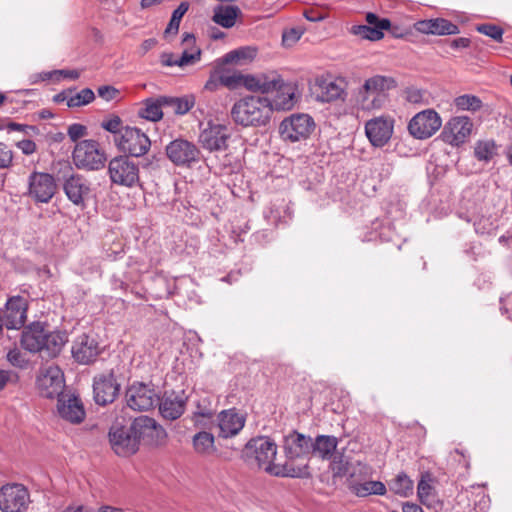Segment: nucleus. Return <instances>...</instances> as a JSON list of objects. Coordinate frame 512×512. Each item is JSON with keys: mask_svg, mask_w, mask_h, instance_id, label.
I'll return each instance as SVG.
<instances>
[{"mask_svg": "<svg viewBox=\"0 0 512 512\" xmlns=\"http://www.w3.org/2000/svg\"><path fill=\"white\" fill-rule=\"evenodd\" d=\"M277 445L268 437L260 436L250 439L242 450L243 460L251 467L263 469L271 475L292 478H308V464L295 466L286 462L284 465L274 464Z\"/></svg>", "mask_w": 512, "mask_h": 512, "instance_id": "f257e3e1", "label": "nucleus"}, {"mask_svg": "<svg viewBox=\"0 0 512 512\" xmlns=\"http://www.w3.org/2000/svg\"><path fill=\"white\" fill-rule=\"evenodd\" d=\"M20 342L22 348L31 353L54 358L62 351L67 342V335L60 331H49L44 324L33 322L23 329Z\"/></svg>", "mask_w": 512, "mask_h": 512, "instance_id": "f03ea898", "label": "nucleus"}, {"mask_svg": "<svg viewBox=\"0 0 512 512\" xmlns=\"http://www.w3.org/2000/svg\"><path fill=\"white\" fill-rule=\"evenodd\" d=\"M272 116V104L268 98L249 96L234 103L231 109L233 121L243 127L266 126Z\"/></svg>", "mask_w": 512, "mask_h": 512, "instance_id": "7ed1b4c3", "label": "nucleus"}, {"mask_svg": "<svg viewBox=\"0 0 512 512\" xmlns=\"http://www.w3.org/2000/svg\"><path fill=\"white\" fill-rule=\"evenodd\" d=\"M395 86L392 78L376 75L367 80L355 95L356 106L366 112L380 110L388 101V93Z\"/></svg>", "mask_w": 512, "mask_h": 512, "instance_id": "20e7f679", "label": "nucleus"}, {"mask_svg": "<svg viewBox=\"0 0 512 512\" xmlns=\"http://www.w3.org/2000/svg\"><path fill=\"white\" fill-rule=\"evenodd\" d=\"M315 129V122L308 114H293L285 118L279 126V133L284 141L300 142L309 138Z\"/></svg>", "mask_w": 512, "mask_h": 512, "instance_id": "39448f33", "label": "nucleus"}, {"mask_svg": "<svg viewBox=\"0 0 512 512\" xmlns=\"http://www.w3.org/2000/svg\"><path fill=\"white\" fill-rule=\"evenodd\" d=\"M108 173L113 184L132 188L139 181V166L128 156H118L110 160Z\"/></svg>", "mask_w": 512, "mask_h": 512, "instance_id": "423d86ee", "label": "nucleus"}, {"mask_svg": "<svg viewBox=\"0 0 512 512\" xmlns=\"http://www.w3.org/2000/svg\"><path fill=\"white\" fill-rule=\"evenodd\" d=\"M72 159L76 167L87 170H98L104 166L106 157L95 140L79 141L73 150Z\"/></svg>", "mask_w": 512, "mask_h": 512, "instance_id": "0eeeda50", "label": "nucleus"}, {"mask_svg": "<svg viewBox=\"0 0 512 512\" xmlns=\"http://www.w3.org/2000/svg\"><path fill=\"white\" fill-rule=\"evenodd\" d=\"M131 432L135 434L138 445L142 442L149 446H159L165 443V429L148 416H139L131 424Z\"/></svg>", "mask_w": 512, "mask_h": 512, "instance_id": "6e6552de", "label": "nucleus"}, {"mask_svg": "<svg viewBox=\"0 0 512 512\" xmlns=\"http://www.w3.org/2000/svg\"><path fill=\"white\" fill-rule=\"evenodd\" d=\"M127 406L135 411H147L159 402V395L154 387L143 382H133L125 392Z\"/></svg>", "mask_w": 512, "mask_h": 512, "instance_id": "1a4fd4ad", "label": "nucleus"}, {"mask_svg": "<svg viewBox=\"0 0 512 512\" xmlns=\"http://www.w3.org/2000/svg\"><path fill=\"white\" fill-rule=\"evenodd\" d=\"M30 503L29 490L23 484H5L0 488V510L2 512H24Z\"/></svg>", "mask_w": 512, "mask_h": 512, "instance_id": "9d476101", "label": "nucleus"}, {"mask_svg": "<svg viewBox=\"0 0 512 512\" xmlns=\"http://www.w3.org/2000/svg\"><path fill=\"white\" fill-rule=\"evenodd\" d=\"M28 302L22 296L10 297L0 311V324L8 330H19L27 320Z\"/></svg>", "mask_w": 512, "mask_h": 512, "instance_id": "9b49d317", "label": "nucleus"}, {"mask_svg": "<svg viewBox=\"0 0 512 512\" xmlns=\"http://www.w3.org/2000/svg\"><path fill=\"white\" fill-rule=\"evenodd\" d=\"M395 120L390 115H380L369 119L364 126L365 135L372 146L381 148L391 139Z\"/></svg>", "mask_w": 512, "mask_h": 512, "instance_id": "f8f14e48", "label": "nucleus"}, {"mask_svg": "<svg viewBox=\"0 0 512 512\" xmlns=\"http://www.w3.org/2000/svg\"><path fill=\"white\" fill-rule=\"evenodd\" d=\"M57 190L54 177L49 173L33 172L28 178L27 195L35 203H48Z\"/></svg>", "mask_w": 512, "mask_h": 512, "instance_id": "ddd939ff", "label": "nucleus"}, {"mask_svg": "<svg viewBox=\"0 0 512 512\" xmlns=\"http://www.w3.org/2000/svg\"><path fill=\"white\" fill-rule=\"evenodd\" d=\"M442 126L439 114L426 109L417 113L409 122V133L417 139H427L434 135Z\"/></svg>", "mask_w": 512, "mask_h": 512, "instance_id": "4468645a", "label": "nucleus"}, {"mask_svg": "<svg viewBox=\"0 0 512 512\" xmlns=\"http://www.w3.org/2000/svg\"><path fill=\"white\" fill-rule=\"evenodd\" d=\"M120 387L113 370L96 375L93 379L95 402L101 406L114 402L119 395Z\"/></svg>", "mask_w": 512, "mask_h": 512, "instance_id": "2eb2a0df", "label": "nucleus"}, {"mask_svg": "<svg viewBox=\"0 0 512 512\" xmlns=\"http://www.w3.org/2000/svg\"><path fill=\"white\" fill-rule=\"evenodd\" d=\"M169 160L177 166L190 167L199 162L201 152L192 142L185 139H175L166 146Z\"/></svg>", "mask_w": 512, "mask_h": 512, "instance_id": "dca6fc26", "label": "nucleus"}, {"mask_svg": "<svg viewBox=\"0 0 512 512\" xmlns=\"http://www.w3.org/2000/svg\"><path fill=\"white\" fill-rule=\"evenodd\" d=\"M195 36L191 33H185L182 37V44L185 48L180 57H175L171 52H163L160 55V63L163 66H179L185 67L194 65L201 59V49L195 46Z\"/></svg>", "mask_w": 512, "mask_h": 512, "instance_id": "f3484780", "label": "nucleus"}, {"mask_svg": "<svg viewBox=\"0 0 512 512\" xmlns=\"http://www.w3.org/2000/svg\"><path fill=\"white\" fill-rule=\"evenodd\" d=\"M37 388L41 396L45 398L57 399L64 395L65 387L64 374L62 370L55 365H51L41 371L37 378Z\"/></svg>", "mask_w": 512, "mask_h": 512, "instance_id": "a211bd4d", "label": "nucleus"}, {"mask_svg": "<svg viewBox=\"0 0 512 512\" xmlns=\"http://www.w3.org/2000/svg\"><path fill=\"white\" fill-rule=\"evenodd\" d=\"M117 145L121 151L134 157H140L148 152L151 142L140 129L126 126L117 141Z\"/></svg>", "mask_w": 512, "mask_h": 512, "instance_id": "6ab92c4d", "label": "nucleus"}, {"mask_svg": "<svg viewBox=\"0 0 512 512\" xmlns=\"http://www.w3.org/2000/svg\"><path fill=\"white\" fill-rule=\"evenodd\" d=\"M473 123L468 116L452 117L444 126L442 140L452 146L465 143L472 133Z\"/></svg>", "mask_w": 512, "mask_h": 512, "instance_id": "aec40b11", "label": "nucleus"}, {"mask_svg": "<svg viewBox=\"0 0 512 512\" xmlns=\"http://www.w3.org/2000/svg\"><path fill=\"white\" fill-rule=\"evenodd\" d=\"M109 441L114 452L122 457L136 453L139 445L135 434L131 432V426L113 425L109 431Z\"/></svg>", "mask_w": 512, "mask_h": 512, "instance_id": "412c9836", "label": "nucleus"}, {"mask_svg": "<svg viewBox=\"0 0 512 512\" xmlns=\"http://www.w3.org/2000/svg\"><path fill=\"white\" fill-rule=\"evenodd\" d=\"M71 352L75 361L87 365L97 359L101 348L95 336L84 333L74 340Z\"/></svg>", "mask_w": 512, "mask_h": 512, "instance_id": "4be33fe9", "label": "nucleus"}, {"mask_svg": "<svg viewBox=\"0 0 512 512\" xmlns=\"http://www.w3.org/2000/svg\"><path fill=\"white\" fill-rule=\"evenodd\" d=\"M187 400L184 390L165 392L158 402L161 416L167 420L178 419L185 411Z\"/></svg>", "mask_w": 512, "mask_h": 512, "instance_id": "5701e85b", "label": "nucleus"}, {"mask_svg": "<svg viewBox=\"0 0 512 512\" xmlns=\"http://www.w3.org/2000/svg\"><path fill=\"white\" fill-rule=\"evenodd\" d=\"M229 138L230 131L226 125L209 123L201 132L199 141L209 151H221L227 149Z\"/></svg>", "mask_w": 512, "mask_h": 512, "instance_id": "b1692460", "label": "nucleus"}, {"mask_svg": "<svg viewBox=\"0 0 512 512\" xmlns=\"http://www.w3.org/2000/svg\"><path fill=\"white\" fill-rule=\"evenodd\" d=\"M59 416L72 424L84 421L86 412L82 401L74 394H64L57 399Z\"/></svg>", "mask_w": 512, "mask_h": 512, "instance_id": "393cba45", "label": "nucleus"}, {"mask_svg": "<svg viewBox=\"0 0 512 512\" xmlns=\"http://www.w3.org/2000/svg\"><path fill=\"white\" fill-rule=\"evenodd\" d=\"M273 80L277 83L275 85V96L273 98L272 111L276 110H291L296 103V85L292 82H285L279 75L273 74Z\"/></svg>", "mask_w": 512, "mask_h": 512, "instance_id": "a878e982", "label": "nucleus"}, {"mask_svg": "<svg viewBox=\"0 0 512 512\" xmlns=\"http://www.w3.org/2000/svg\"><path fill=\"white\" fill-rule=\"evenodd\" d=\"M312 438L297 431L284 437V452L288 459L293 460L311 454Z\"/></svg>", "mask_w": 512, "mask_h": 512, "instance_id": "bb28decb", "label": "nucleus"}, {"mask_svg": "<svg viewBox=\"0 0 512 512\" xmlns=\"http://www.w3.org/2000/svg\"><path fill=\"white\" fill-rule=\"evenodd\" d=\"M316 99L320 102H333L343 99L345 95L344 81L330 77L317 78L315 84Z\"/></svg>", "mask_w": 512, "mask_h": 512, "instance_id": "cd10ccee", "label": "nucleus"}, {"mask_svg": "<svg viewBox=\"0 0 512 512\" xmlns=\"http://www.w3.org/2000/svg\"><path fill=\"white\" fill-rule=\"evenodd\" d=\"M245 416L235 408L223 410L218 415L219 436L230 438L237 435L244 427Z\"/></svg>", "mask_w": 512, "mask_h": 512, "instance_id": "c85d7f7f", "label": "nucleus"}, {"mask_svg": "<svg viewBox=\"0 0 512 512\" xmlns=\"http://www.w3.org/2000/svg\"><path fill=\"white\" fill-rule=\"evenodd\" d=\"M416 31L431 35H456L460 33L459 27L445 18H432L417 21L414 24Z\"/></svg>", "mask_w": 512, "mask_h": 512, "instance_id": "c756f323", "label": "nucleus"}, {"mask_svg": "<svg viewBox=\"0 0 512 512\" xmlns=\"http://www.w3.org/2000/svg\"><path fill=\"white\" fill-rule=\"evenodd\" d=\"M67 198L75 205H83L84 198L89 194L90 187L86 179L80 175H71L63 185Z\"/></svg>", "mask_w": 512, "mask_h": 512, "instance_id": "7c9ffc66", "label": "nucleus"}, {"mask_svg": "<svg viewBox=\"0 0 512 512\" xmlns=\"http://www.w3.org/2000/svg\"><path fill=\"white\" fill-rule=\"evenodd\" d=\"M338 438L331 435H318L312 439L311 454L322 459L330 460L338 446Z\"/></svg>", "mask_w": 512, "mask_h": 512, "instance_id": "2f4dec72", "label": "nucleus"}, {"mask_svg": "<svg viewBox=\"0 0 512 512\" xmlns=\"http://www.w3.org/2000/svg\"><path fill=\"white\" fill-rule=\"evenodd\" d=\"M242 14L240 8L234 5H218L214 8L212 20L223 28H232L237 18Z\"/></svg>", "mask_w": 512, "mask_h": 512, "instance_id": "473e14b6", "label": "nucleus"}, {"mask_svg": "<svg viewBox=\"0 0 512 512\" xmlns=\"http://www.w3.org/2000/svg\"><path fill=\"white\" fill-rule=\"evenodd\" d=\"M167 97L159 98H148L143 102V106L138 110V116L152 121L157 122L163 117L162 107L166 105Z\"/></svg>", "mask_w": 512, "mask_h": 512, "instance_id": "72a5a7b5", "label": "nucleus"}, {"mask_svg": "<svg viewBox=\"0 0 512 512\" xmlns=\"http://www.w3.org/2000/svg\"><path fill=\"white\" fill-rule=\"evenodd\" d=\"M391 22L387 18H382L380 27H372L368 25H354L351 27V33L361 39L377 41L384 37V30H388Z\"/></svg>", "mask_w": 512, "mask_h": 512, "instance_id": "f704fd0d", "label": "nucleus"}, {"mask_svg": "<svg viewBox=\"0 0 512 512\" xmlns=\"http://www.w3.org/2000/svg\"><path fill=\"white\" fill-rule=\"evenodd\" d=\"M276 81L271 76L261 75L258 77L243 75L242 86L249 90L260 91L262 93H272L275 90Z\"/></svg>", "mask_w": 512, "mask_h": 512, "instance_id": "c9c22d12", "label": "nucleus"}, {"mask_svg": "<svg viewBox=\"0 0 512 512\" xmlns=\"http://www.w3.org/2000/svg\"><path fill=\"white\" fill-rule=\"evenodd\" d=\"M350 490L358 497H366L369 495H385L386 486L381 481H366L363 483H352Z\"/></svg>", "mask_w": 512, "mask_h": 512, "instance_id": "e433bc0d", "label": "nucleus"}, {"mask_svg": "<svg viewBox=\"0 0 512 512\" xmlns=\"http://www.w3.org/2000/svg\"><path fill=\"white\" fill-rule=\"evenodd\" d=\"M62 95L63 99H66L67 106L70 108L87 105L95 99V94L90 88H84L75 93L72 90L63 91Z\"/></svg>", "mask_w": 512, "mask_h": 512, "instance_id": "4c0bfd02", "label": "nucleus"}, {"mask_svg": "<svg viewBox=\"0 0 512 512\" xmlns=\"http://www.w3.org/2000/svg\"><path fill=\"white\" fill-rule=\"evenodd\" d=\"M188 2H181L180 5L172 12L171 19L163 33V37L169 40L177 35L182 17L189 9Z\"/></svg>", "mask_w": 512, "mask_h": 512, "instance_id": "58836bf2", "label": "nucleus"}, {"mask_svg": "<svg viewBox=\"0 0 512 512\" xmlns=\"http://www.w3.org/2000/svg\"><path fill=\"white\" fill-rule=\"evenodd\" d=\"M389 488L395 494L407 497L413 492V481L405 473H399L389 483Z\"/></svg>", "mask_w": 512, "mask_h": 512, "instance_id": "ea45409f", "label": "nucleus"}, {"mask_svg": "<svg viewBox=\"0 0 512 512\" xmlns=\"http://www.w3.org/2000/svg\"><path fill=\"white\" fill-rule=\"evenodd\" d=\"M454 105L457 110L475 112L482 107V101L475 95L464 94L454 99Z\"/></svg>", "mask_w": 512, "mask_h": 512, "instance_id": "a19ab883", "label": "nucleus"}, {"mask_svg": "<svg viewBox=\"0 0 512 512\" xmlns=\"http://www.w3.org/2000/svg\"><path fill=\"white\" fill-rule=\"evenodd\" d=\"M193 445L198 453H210L214 450V436L208 432H199L193 437Z\"/></svg>", "mask_w": 512, "mask_h": 512, "instance_id": "79ce46f5", "label": "nucleus"}, {"mask_svg": "<svg viewBox=\"0 0 512 512\" xmlns=\"http://www.w3.org/2000/svg\"><path fill=\"white\" fill-rule=\"evenodd\" d=\"M256 55V50L251 47H243L228 52L222 58L223 63H238L241 60H252Z\"/></svg>", "mask_w": 512, "mask_h": 512, "instance_id": "37998d69", "label": "nucleus"}, {"mask_svg": "<svg viewBox=\"0 0 512 512\" xmlns=\"http://www.w3.org/2000/svg\"><path fill=\"white\" fill-rule=\"evenodd\" d=\"M495 154V143L492 140L478 141L474 147V155L479 161L488 162Z\"/></svg>", "mask_w": 512, "mask_h": 512, "instance_id": "c03bdc74", "label": "nucleus"}, {"mask_svg": "<svg viewBox=\"0 0 512 512\" xmlns=\"http://www.w3.org/2000/svg\"><path fill=\"white\" fill-rule=\"evenodd\" d=\"M218 81L221 85L225 86L230 90H235L239 87H242L243 74L238 72L233 73H222L218 77Z\"/></svg>", "mask_w": 512, "mask_h": 512, "instance_id": "a18cd8bd", "label": "nucleus"}, {"mask_svg": "<svg viewBox=\"0 0 512 512\" xmlns=\"http://www.w3.org/2000/svg\"><path fill=\"white\" fill-rule=\"evenodd\" d=\"M476 30L479 33L486 35L499 43L503 42L504 30L498 25L480 24L477 25Z\"/></svg>", "mask_w": 512, "mask_h": 512, "instance_id": "49530a36", "label": "nucleus"}, {"mask_svg": "<svg viewBox=\"0 0 512 512\" xmlns=\"http://www.w3.org/2000/svg\"><path fill=\"white\" fill-rule=\"evenodd\" d=\"M432 490L431 476L429 473H426L422 475L417 487V494L421 503L426 504L427 499L431 496Z\"/></svg>", "mask_w": 512, "mask_h": 512, "instance_id": "de8ad7c7", "label": "nucleus"}, {"mask_svg": "<svg viewBox=\"0 0 512 512\" xmlns=\"http://www.w3.org/2000/svg\"><path fill=\"white\" fill-rule=\"evenodd\" d=\"M166 105L171 106L176 114L183 115L192 108L193 102L188 99L167 97Z\"/></svg>", "mask_w": 512, "mask_h": 512, "instance_id": "09e8293b", "label": "nucleus"}, {"mask_svg": "<svg viewBox=\"0 0 512 512\" xmlns=\"http://www.w3.org/2000/svg\"><path fill=\"white\" fill-rule=\"evenodd\" d=\"M101 127L112 134H122V131L124 129L122 127V120L117 115H113L112 117L103 120L101 123Z\"/></svg>", "mask_w": 512, "mask_h": 512, "instance_id": "8fccbe9b", "label": "nucleus"}, {"mask_svg": "<svg viewBox=\"0 0 512 512\" xmlns=\"http://www.w3.org/2000/svg\"><path fill=\"white\" fill-rule=\"evenodd\" d=\"M7 360L11 365L18 368H24L27 364L24 355L17 348L11 349L7 353Z\"/></svg>", "mask_w": 512, "mask_h": 512, "instance_id": "3c124183", "label": "nucleus"}, {"mask_svg": "<svg viewBox=\"0 0 512 512\" xmlns=\"http://www.w3.org/2000/svg\"><path fill=\"white\" fill-rule=\"evenodd\" d=\"M13 160V152L8 146L0 142V169L8 168Z\"/></svg>", "mask_w": 512, "mask_h": 512, "instance_id": "603ef678", "label": "nucleus"}, {"mask_svg": "<svg viewBox=\"0 0 512 512\" xmlns=\"http://www.w3.org/2000/svg\"><path fill=\"white\" fill-rule=\"evenodd\" d=\"M67 134L71 141L76 142L87 134V128L82 124L74 123L68 127Z\"/></svg>", "mask_w": 512, "mask_h": 512, "instance_id": "864d4df0", "label": "nucleus"}, {"mask_svg": "<svg viewBox=\"0 0 512 512\" xmlns=\"http://www.w3.org/2000/svg\"><path fill=\"white\" fill-rule=\"evenodd\" d=\"M53 74H60L65 78H70L72 80H76L80 77V72L77 70H56L53 72L44 73L43 75H39V78L41 80H48L52 77Z\"/></svg>", "mask_w": 512, "mask_h": 512, "instance_id": "5fc2aeb1", "label": "nucleus"}, {"mask_svg": "<svg viewBox=\"0 0 512 512\" xmlns=\"http://www.w3.org/2000/svg\"><path fill=\"white\" fill-rule=\"evenodd\" d=\"M99 97L104 99L105 101H111L116 98L119 94V91L110 85L101 86L97 90Z\"/></svg>", "mask_w": 512, "mask_h": 512, "instance_id": "6e6d98bb", "label": "nucleus"}, {"mask_svg": "<svg viewBox=\"0 0 512 512\" xmlns=\"http://www.w3.org/2000/svg\"><path fill=\"white\" fill-rule=\"evenodd\" d=\"M17 147L23 152L25 155H31L36 151V144L34 141L29 139L21 140L17 143Z\"/></svg>", "mask_w": 512, "mask_h": 512, "instance_id": "4d7b16f0", "label": "nucleus"}, {"mask_svg": "<svg viewBox=\"0 0 512 512\" xmlns=\"http://www.w3.org/2000/svg\"><path fill=\"white\" fill-rule=\"evenodd\" d=\"M6 129L11 132V131H19V132H23V133H28V130H32V131H35L36 130V127L35 126H30V125H25V124H19V123H16V122H9L6 126Z\"/></svg>", "mask_w": 512, "mask_h": 512, "instance_id": "13d9d810", "label": "nucleus"}, {"mask_svg": "<svg viewBox=\"0 0 512 512\" xmlns=\"http://www.w3.org/2000/svg\"><path fill=\"white\" fill-rule=\"evenodd\" d=\"M501 310L512 320V294L501 299Z\"/></svg>", "mask_w": 512, "mask_h": 512, "instance_id": "bf43d9fd", "label": "nucleus"}, {"mask_svg": "<svg viewBox=\"0 0 512 512\" xmlns=\"http://www.w3.org/2000/svg\"><path fill=\"white\" fill-rule=\"evenodd\" d=\"M486 222H488V220L480 219L478 222L474 224L476 233L481 235L491 233V231L493 230V225L492 223H488L487 227Z\"/></svg>", "mask_w": 512, "mask_h": 512, "instance_id": "052dcab7", "label": "nucleus"}, {"mask_svg": "<svg viewBox=\"0 0 512 512\" xmlns=\"http://www.w3.org/2000/svg\"><path fill=\"white\" fill-rule=\"evenodd\" d=\"M470 39L466 37H460L450 41V46L454 49L468 48L470 46Z\"/></svg>", "mask_w": 512, "mask_h": 512, "instance_id": "680f3d73", "label": "nucleus"}, {"mask_svg": "<svg viewBox=\"0 0 512 512\" xmlns=\"http://www.w3.org/2000/svg\"><path fill=\"white\" fill-rule=\"evenodd\" d=\"M347 462L340 461L339 463H336L334 461L333 463V471L336 476H345L348 472L347 468Z\"/></svg>", "mask_w": 512, "mask_h": 512, "instance_id": "e2e57ef3", "label": "nucleus"}, {"mask_svg": "<svg viewBox=\"0 0 512 512\" xmlns=\"http://www.w3.org/2000/svg\"><path fill=\"white\" fill-rule=\"evenodd\" d=\"M300 33L295 30V29H291L290 31L288 32H285L283 34V42L284 43H293V42H296L297 40H299L300 38Z\"/></svg>", "mask_w": 512, "mask_h": 512, "instance_id": "0e129e2a", "label": "nucleus"}, {"mask_svg": "<svg viewBox=\"0 0 512 512\" xmlns=\"http://www.w3.org/2000/svg\"><path fill=\"white\" fill-rule=\"evenodd\" d=\"M406 98L409 102L417 103L421 100L422 95L419 90L411 88L406 90Z\"/></svg>", "mask_w": 512, "mask_h": 512, "instance_id": "69168bd1", "label": "nucleus"}, {"mask_svg": "<svg viewBox=\"0 0 512 512\" xmlns=\"http://www.w3.org/2000/svg\"><path fill=\"white\" fill-rule=\"evenodd\" d=\"M63 512H94L93 508L85 505L72 504L67 506Z\"/></svg>", "mask_w": 512, "mask_h": 512, "instance_id": "338daca9", "label": "nucleus"}, {"mask_svg": "<svg viewBox=\"0 0 512 512\" xmlns=\"http://www.w3.org/2000/svg\"><path fill=\"white\" fill-rule=\"evenodd\" d=\"M127 510L121 507L111 506V505H101L99 506L97 512H126Z\"/></svg>", "mask_w": 512, "mask_h": 512, "instance_id": "774afa93", "label": "nucleus"}]
</instances>
